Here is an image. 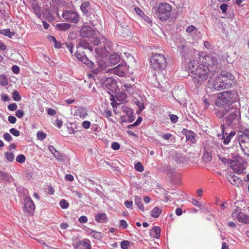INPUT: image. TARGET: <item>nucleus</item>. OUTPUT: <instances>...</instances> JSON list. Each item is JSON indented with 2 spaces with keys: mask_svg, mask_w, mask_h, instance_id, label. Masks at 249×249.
<instances>
[{
  "mask_svg": "<svg viewBox=\"0 0 249 249\" xmlns=\"http://www.w3.org/2000/svg\"><path fill=\"white\" fill-rule=\"evenodd\" d=\"M76 47L77 49H80V48H82L84 49H89L90 51H92V47L90 45L89 43L83 39H81L78 40Z\"/></svg>",
  "mask_w": 249,
  "mask_h": 249,
  "instance_id": "nucleus-17",
  "label": "nucleus"
},
{
  "mask_svg": "<svg viewBox=\"0 0 249 249\" xmlns=\"http://www.w3.org/2000/svg\"><path fill=\"white\" fill-rule=\"evenodd\" d=\"M137 106L139 107V109L137 111L138 114H139L144 108L143 103L138 102L136 103Z\"/></svg>",
  "mask_w": 249,
  "mask_h": 249,
  "instance_id": "nucleus-42",
  "label": "nucleus"
},
{
  "mask_svg": "<svg viewBox=\"0 0 249 249\" xmlns=\"http://www.w3.org/2000/svg\"><path fill=\"white\" fill-rule=\"evenodd\" d=\"M169 118L173 123H176L178 122V117L174 114H170Z\"/></svg>",
  "mask_w": 249,
  "mask_h": 249,
  "instance_id": "nucleus-49",
  "label": "nucleus"
},
{
  "mask_svg": "<svg viewBox=\"0 0 249 249\" xmlns=\"http://www.w3.org/2000/svg\"><path fill=\"white\" fill-rule=\"evenodd\" d=\"M210 71L209 68L204 63L200 62L199 67L197 69L196 73L192 78L193 83L196 85H200L205 81L208 78Z\"/></svg>",
  "mask_w": 249,
  "mask_h": 249,
  "instance_id": "nucleus-4",
  "label": "nucleus"
},
{
  "mask_svg": "<svg viewBox=\"0 0 249 249\" xmlns=\"http://www.w3.org/2000/svg\"><path fill=\"white\" fill-rule=\"evenodd\" d=\"M8 120L11 124H13L16 123L17 119L15 116L10 115L8 117Z\"/></svg>",
  "mask_w": 249,
  "mask_h": 249,
  "instance_id": "nucleus-57",
  "label": "nucleus"
},
{
  "mask_svg": "<svg viewBox=\"0 0 249 249\" xmlns=\"http://www.w3.org/2000/svg\"><path fill=\"white\" fill-rule=\"evenodd\" d=\"M80 244L82 245L84 249H91V245L86 242L80 241Z\"/></svg>",
  "mask_w": 249,
  "mask_h": 249,
  "instance_id": "nucleus-48",
  "label": "nucleus"
},
{
  "mask_svg": "<svg viewBox=\"0 0 249 249\" xmlns=\"http://www.w3.org/2000/svg\"><path fill=\"white\" fill-rule=\"evenodd\" d=\"M32 8L35 13V14L36 15V16L40 18L41 17V13H40V7L36 4H34L32 6Z\"/></svg>",
  "mask_w": 249,
  "mask_h": 249,
  "instance_id": "nucleus-31",
  "label": "nucleus"
},
{
  "mask_svg": "<svg viewBox=\"0 0 249 249\" xmlns=\"http://www.w3.org/2000/svg\"><path fill=\"white\" fill-rule=\"evenodd\" d=\"M125 67L123 65H119L117 67L112 70V72L120 77L124 76L125 71Z\"/></svg>",
  "mask_w": 249,
  "mask_h": 249,
  "instance_id": "nucleus-19",
  "label": "nucleus"
},
{
  "mask_svg": "<svg viewBox=\"0 0 249 249\" xmlns=\"http://www.w3.org/2000/svg\"><path fill=\"white\" fill-rule=\"evenodd\" d=\"M64 45H66V46L68 48L70 52L71 53H73V51H72V49H73V44L71 43H64L63 44Z\"/></svg>",
  "mask_w": 249,
  "mask_h": 249,
  "instance_id": "nucleus-52",
  "label": "nucleus"
},
{
  "mask_svg": "<svg viewBox=\"0 0 249 249\" xmlns=\"http://www.w3.org/2000/svg\"><path fill=\"white\" fill-rule=\"evenodd\" d=\"M135 169L139 172H142L143 171L144 168L142 164L140 162H138L135 165Z\"/></svg>",
  "mask_w": 249,
  "mask_h": 249,
  "instance_id": "nucleus-43",
  "label": "nucleus"
},
{
  "mask_svg": "<svg viewBox=\"0 0 249 249\" xmlns=\"http://www.w3.org/2000/svg\"><path fill=\"white\" fill-rule=\"evenodd\" d=\"M187 141H190L192 143H195L196 141V134L192 131H187L185 133Z\"/></svg>",
  "mask_w": 249,
  "mask_h": 249,
  "instance_id": "nucleus-24",
  "label": "nucleus"
},
{
  "mask_svg": "<svg viewBox=\"0 0 249 249\" xmlns=\"http://www.w3.org/2000/svg\"><path fill=\"white\" fill-rule=\"evenodd\" d=\"M104 85L112 92H116L118 86L116 80L112 77H107L103 82Z\"/></svg>",
  "mask_w": 249,
  "mask_h": 249,
  "instance_id": "nucleus-13",
  "label": "nucleus"
},
{
  "mask_svg": "<svg viewBox=\"0 0 249 249\" xmlns=\"http://www.w3.org/2000/svg\"><path fill=\"white\" fill-rule=\"evenodd\" d=\"M71 27V25L67 23H58L56 25V29L59 31H65Z\"/></svg>",
  "mask_w": 249,
  "mask_h": 249,
  "instance_id": "nucleus-26",
  "label": "nucleus"
},
{
  "mask_svg": "<svg viewBox=\"0 0 249 249\" xmlns=\"http://www.w3.org/2000/svg\"><path fill=\"white\" fill-rule=\"evenodd\" d=\"M15 34L14 32H11L9 29L0 30V34L6 36L9 38H12L15 35Z\"/></svg>",
  "mask_w": 249,
  "mask_h": 249,
  "instance_id": "nucleus-27",
  "label": "nucleus"
},
{
  "mask_svg": "<svg viewBox=\"0 0 249 249\" xmlns=\"http://www.w3.org/2000/svg\"><path fill=\"white\" fill-rule=\"evenodd\" d=\"M203 158L204 160L206 161H209L211 160V156H209V154L208 152L204 154Z\"/></svg>",
  "mask_w": 249,
  "mask_h": 249,
  "instance_id": "nucleus-63",
  "label": "nucleus"
},
{
  "mask_svg": "<svg viewBox=\"0 0 249 249\" xmlns=\"http://www.w3.org/2000/svg\"><path fill=\"white\" fill-rule=\"evenodd\" d=\"M75 110L74 113V116L76 117H79L82 119H84L88 115V111L85 107H75Z\"/></svg>",
  "mask_w": 249,
  "mask_h": 249,
  "instance_id": "nucleus-15",
  "label": "nucleus"
},
{
  "mask_svg": "<svg viewBox=\"0 0 249 249\" xmlns=\"http://www.w3.org/2000/svg\"><path fill=\"white\" fill-rule=\"evenodd\" d=\"M12 98L15 101H19L21 99V96L19 95V92L17 90H15L13 92Z\"/></svg>",
  "mask_w": 249,
  "mask_h": 249,
  "instance_id": "nucleus-35",
  "label": "nucleus"
},
{
  "mask_svg": "<svg viewBox=\"0 0 249 249\" xmlns=\"http://www.w3.org/2000/svg\"><path fill=\"white\" fill-rule=\"evenodd\" d=\"M9 131L12 135L16 137H18L20 135L19 131L15 128H11Z\"/></svg>",
  "mask_w": 249,
  "mask_h": 249,
  "instance_id": "nucleus-46",
  "label": "nucleus"
},
{
  "mask_svg": "<svg viewBox=\"0 0 249 249\" xmlns=\"http://www.w3.org/2000/svg\"><path fill=\"white\" fill-rule=\"evenodd\" d=\"M26 160L25 156L24 155L21 154L18 156L16 158V161L20 163L25 162Z\"/></svg>",
  "mask_w": 249,
  "mask_h": 249,
  "instance_id": "nucleus-39",
  "label": "nucleus"
},
{
  "mask_svg": "<svg viewBox=\"0 0 249 249\" xmlns=\"http://www.w3.org/2000/svg\"><path fill=\"white\" fill-rule=\"evenodd\" d=\"M53 155L58 160L62 161L64 160L63 156L59 151H56Z\"/></svg>",
  "mask_w": 249,
  "mask_h": 249,
  "instance_id": "nucleus-38",
  "label": "nucleus"
},
{
  "mask_svg": "<svg viewBox=\"0 0 249 249\" xmlns=\"http://www.w3.org/2000/svg\"><path fill=\"white\" fill-rule=\"evenodd\" d=\"M149 61L151 68L157 71L164 70L167 65L166 57L162 53H152Z\"/></svg>",
  "mask_w": 249,
  "mask_h": 249,
  "instance_id": "nucleus-3",
  "label": "nucleus"
},
{
  "mask_svg": "<svg viewBox=\"0 0 249 249\" xmlns=\"http://www.w3.org/2000/svg\"><path fill=\"white\" fill-rule=\"evenodd\" d=\"M161 210L159 207H155L151 212V216L154 218H157L161 213Z\"/></svg>",
  "mask_w": 249,
  "mask_h": 249,
  "instance_id": "nucleus-28",
  "label": "nucleus"
},
{
  "mask_svg": "<svg viewBox=\"0 0 249 249\" xmlns=\"http://www.w3.org/2000/svg\"><path fill=\"white\" fill-rule=\"evenodd\" d=\"M8 83V80L7 76L4 74L0 75V84L1 86H6Z\"/></svg>",
  "mask_w": 249,
  "mask_h": 249,
  "instance_id": "nucleus-33",
  "label": "nucleus"
},
{
  "mask_svg": "<svg viewBox=\"0 0 249 249\" xmlns=\"http://www.w3.org/2000/svg\"><path fill=\"white\" fill-rule=\"evenodd\" d=\"M234 94L231 91H226L219 92L217 94V99L215 101V105L220 107L222 106H226L224 108L229 104H231L232 99Z\"/></svg>",
  "mask_w": 249,
  "mask_h": 249,
  "instance_id": "nucleus-6",
  "label": "nucleus"
},
{
  "mask_svg": "<svg viewBox=\"0 0 249 249\" xmlns=\"http://www.w3.org/2000/svg\"><path fill=\"white\" fill-rule=\"evenodd\" d=\"M91 123L89 121H85L83 122L82 124V126L83 128L85 129H88L90 126Z\"/></svg>",
  "mask_w": 249,
  "mask_h": 249,
  "instance_id": "nucleus-50",
  "label": "nucleus"
},
{
  "mask_svg": "<svg viewBox=\"0 0 249 249\" xmlns=\"http://www.w3.org/2000/svg\"><path fill=\"white\" fill-rule=\"evenodd\" d=\"M59 205L63 209H67L69 206V203L65 199L61 200L59 202Z\"/></svg>",
  "mask_w": 249,
  "mask_h": 249,
  "instance_id": "nucleus-36",
  "label": "nucleus"
},
{
  "mask_svg": "<svg viewBox=\"0 0 249 249\" xmlns=\"http://www.w3.org/2000/svg\"><path fill=\"white\" fill-rule=\"evenodd\" d=\"M111 147L113 150H117L120 149V146L118 142H113L112 143Z\"/></svg>",
  "mask_w": 249,
  "mask_h": 249,
  "instance_id": "nucleus-51",
  "label": "nucleus"
},
{
  "mask_svg": "<svg viewBox=\"0 0 249 249\" xmlns=\"http://www.w3.org/2000/svg\"><path fill=\"white\" fill-rule=\"evenodd\" d=\"M12 70L13 72L15 74H18L19 72V68L17 65H14L12 66Z\"/></svg>",
  "mask_w": 249,
  "mask_h": 249,
  "instance_id": "nucleus-62",
  "label": "nucleus"
},
{
  "mask_svg": "<svg viewBox=\"0 0 249 249\" xmlns=\"http://www.w3.org/2000/svg\"><path fill=\"white\" fill-rule=\"evenodd\" d=\"M47 113L50 115L53 116V115H54L56 114V111L55 110H54L53 108H48L47 110Z\"/></svg>",
  "mask_w": 249,
  "mask_h": 249,
  "instance_id": "nucleus-64",
  "label": "nucleus"
},
{
  "mask_svg": "<svg viewBox=\"0 0 249 249\" xmlns=\"http://www.w3.org/2000/svg\"><path fill=\"white\" fill-rule=\"evenodd\" d=\"M200 62L196 60H191L188 64V67L189 71L192 74H195L199 67Z\"/></svg>",
  "mask_w": 249,
  "mask_h": 249,
  "instance_id": "nucleus-16",
  "label": "nucleus"
},
{
  "mask_svg": "<svg viewBox=\"0 0 249 249\" xmlns=\"http://www.w3.org/2000/svg\"><path fill=\"white\" fill-rule=\"evenodd\" d=\"M95 31L90 26H84L80 30V36L82 37L89 38L94 35Z\"/></svg>",
  "mask_w": 249,
  "mask_h": 249,
  "instance_id": "nucleus-14",
  "label": "nucleus"
},
{
  "mask_svg": "<svg viewBox=\"0 0 249 249\" xmlns=\"http://www.w3.org/2000/svg\"><path fill=\"white\" fill-rule=\"evenodd\" d=\"M228 5L226 3H223L220 6V8L223 13H225L227 12Z\"/></svg>",
  "mask_w": 249,
  "mask_h": 249,
  "instance_id": "nucleus-58",
  "label": "nucleus"
},
{
  "mask_svg": "<svg viewBox=\"0 0 249 249\" xmlns=\"http://www.w3.org/2000/svg\"><path fill=\"white\" fill-rule=\"evenodd\" d=\"M135 203L136 205H137L138 206L139 209L141 211H144V207L142 203V200L140 197L138 196L136 197L135 199Z\"/></svg>",
  "mask_w": 249,
  "mask_h": 249,
  "instance_id": "nucleus-32",
  "label": "nucleus"
},
{
  "mask_svg": "<svg viewBox=\"0 0 249 249\" xmlns=\"http://www.w3.org/2000/svg\"><path fill=\"white\" fill-rule=\"evenodd\" d=\"M201 62L207 65L208 67H213L218 64V55L215 53H210L203 57Z\"/></svg>",
  "mask_w": 249,
  "mask_h": 249,
  "instance_id": "nucleus-9",
  "label": "nucleus"
},
{
  "mask_svg": "<svg viewBox=\"0 0 249 249\" xmlns=\"http://www.w3.org/2000/svg\"><path fill=\"white\" fill-rule=\"evenodd\" d=\"M46 134L42 132V131H38L37 133V138L39 140H43L46 137Z\"/></svg>",
  "mask_w": 249,
  "mask_h": 249,
  "instance_id": "nucleus-41",
  "label": "nucleus"
},
{
  "mask_svg": "<svg viewBox=\"0 0 249 249\" xmlns=\"http://www.w3.org/2000/svg\"><path fill=\"white\" fill-rule=\"evenodd\" d=\"M63 18L70 22L77 23L79 20V15L77 13L71 10H65L62 14Z\"/></svg>",
  "mask_w": 249,
  "mask_h": 249,
  "instance_id": "nucleus-10",
  "label": "nucleus"
},
{
  "mask_svg": "<svg viewBox=\"0 0 249 249\" xmlns=\"http://www.w3.org/2000/svg\"><path fill=\"white\" fill-rule=\"evenodd\" d=\"M3 138L6 141L8 142H10L12 139L11 136L8 133H5L3 135Z\"/></svg>",
  "mask_w": 249,
  "mask_h": 249,
  "instance_id": "nucleus-60",
  "label": "nucleus"
},
{
  "mask_svg": "<svg viewBox=\"0 0 249 249\" xmlns=\"http://www.w3.org/2000/svg\"><path fill=\"white\" fill-rule=\"evenodd\" d=\"M225 115L226 122L228 125H235L238 124L240 120V110L237 107L233 106L222 108L216 112V115L219 118L223 117Z\"/></svg>",
  "mask_w": 249,
  "mask_h": 249,
  "instance_id": "nucleus-2",
  "label": "nucleus"
},
{
  "mask_svg": "<svg viewBox=\"0 0 249 249\" xmlns=\"http://www.w3.org/2000/svg\"><path fill=\"white\" fill-rule=\"evenodd\" d=\"M172 6L167 2H162L158 7L156 15L161 21H166L171 17Z\"/></svg>",
  "mask_w": 249,
  "mask_h": 249,
  "instance_id": "nucleus-5",
  "label": "nucleus"
},
{
  "mask_svg": "<svg viewBox=\"0 0 249 249\" xmlns=\"http://www.w3.org/2000/svg\"><path fill=\"white\" fill-rule=\"evenodd\" d=\"M227 179L231 184L235 186H238L241 183V179L235 175H229L227 177Z\"/></svg>",
  "mask_w": 249,
  "mask_h": 249,
  "instance_id": "nucleus-20",
  "label": "nucleus"
},
{
  "mask_svg": "<svg viewBox=\"0 0 249 249\" xmlns=\"http://www.w3.org/2000/svg\"><path fill=\"white\" fill-rule=\"evenodd\" d=\"M75 56L77 59L88 65L89 67L91 68L93 67L94 63L88 58L85 53V52L83 51L80 50V49H77L75 53Z\"/></svg>",
  "mask_w": 249,
  "mask_h": 249,
  "instance_id": "nucleus-12",
  "label": "nucleus"
},
{
  "mask_svg": "<svg viewBox=\"0 0 249 249\" xmlns=\"http://www.w3.org/2000/svg\"><path fill=\"white\" fill-rule=\"evenodd\" d=\"M89 6V2L86 1L83 2L81 5V10L82 12L85 14H88L89 10L88 8Z\"/></svg>",
  "mask_w": 249,
  "mask_h": 249,
  "instance_id": "nucleus-30",
  "label": "nucleus"
},
{
  "mask_svg": "<svg viewBox=\"0 0 249 249\" xmlns=\"http://www.w3.org/2000/svg\"><path fill=\"white\" fill-rule=\"evenodd\" d=\"M186 31L188 33H196L197 31V29L194 25H190L186 28Z\"/></svg>",
  "mask_w": 249,
  "mask_h": 249,
  "instance_id": "nucleus-40",
  "label": "nucleus"
},
{
  "mask_svg": "<svg viewBox=\"0 0 249 249\" xmlns=\"http://www.w3.org/2000/svg\"><path fill=\"white\" fill-rule=\"evenodd\" d=\"M78 221L81 223H86L88 221V218L84 215L81 216L78 218Z\"/></svg>",
  "mask_w": 249,
  "mask_h": 249,
  "instance_id": "nucleus-53",
  "label": "nucleus"
},
{
  "mask_svg": "<svg viewBox=\"0 0 249 249\" xmlns=\"http://www.w3.org/2000/svg\"><path fill=\"white\" fill-rule=\"evenodd\" d=\"M150 233L154 237L158 239L160 236V229L159 227L155 226L152 229Z\"/></svg>",
  "mask_w": 249,
  "mask_h": 249,
  "instance_id": "nucleus-25",
  "label": "nucleus"
},
{
  "mask_svg": "<svg viewBox=\"0 0 249 249\" xmlns=\"http://www.w3.org/2000/svg\"><path fill=\"white\" fill-rule=\"evenodd\" d=\"M129 245V242L127 240H124L121 243V247L122 249H127Z\"/></svg>",
  "mask_w": 249,
  "mask_h": 249,
  "instance_id": "nucleus-44",
  "label": "nucleus"
},
{
  "mask_svg": "<svg viewBox=\"0 0 249 249\" xmlns=\"http://www.w3.org/2000/svg\"><path fill=\"white\" fill-rule=\"evenodd\" d=\"M6 159L10 162H12L14 159V155L12 152H6L5 153Z\"/></svg>",
  "mask_w": 249,
  "mask_h": 249,
  "instance_id": "nucleus-37",
  "label": "nucleus"
},
{
  "mask_svg": "<svg viewBox=\"0 0 249 249\" xmlns=\"http://www.w3.org/2000/svg\"><path fill=\"white\" fill-rule=\"evenodd\" d=\"M235 82V77L230 72L222 71L217 75L213 82V87L215 90L220 91L231 87Z\"/></svg>",
  "mask_w": 249,
  "mask_h": 249,
  "instance_id": "nucleus-1",
  "label": "nucleus"
},
{
  "mask_svg": "<svg viewBox=\"0 0 249 249\" xmlns=\"http://www.w3.org/2000/svg\"><path fill=\"white\" fill-rule=\"evenodd\" d=\"M90 233L92 234V237L95 239H99L101 238V234L99 232L91 230Z\"/></svg>",
  "mask_w": 249,
  "mask_h": 249,
  "instance_id": "nucleus-45",
  "label": "nucleus"
},
{
  "mask_svg": "<svg viewBox=\"0 0 249 249\" xmlns=\"http://www.w3.org/2000/svg\"><path fill=\"white\" fill-rule=\"evenodd\" d=\"M102 114L109 120L112 121V119L110 118L112 115V113L110 110L105 109L103 111H102Z\"/></svg>",
  "mask_w": 249,
  "mask_h": 249,
  "instance_id": "nucleus-34",
  "label": "nucleus"
},
{
  "mask_svg": "<svg viewBox=\"0 0 249 249\" xmlns=\"http://www.w3.org/2000/svg\"><path fill=\"white\" fill-rule=\"evenodd\" d=\"M120 56L117 53H113L109 57V62L111 64L115 65L120 62Z\"/></svg>",
  "mask_w": 249,
  "mask_h": 249,
  "instance_id": "nucleus-22",
  "label": "nucleus"
},
{
  "mask_svg": "<svg viewBox=\"0 0 249 249\" xmlns=\"http://www.w3.org/2000/svg\"><path fill=\"white\" fill-rule=\"evenodd\" d=\"M124 205L127 208L132 209V205H133V202L132 201H128V200L125 201L124 202Z\"/></svg>",
  "mask_w": 249,
  "mask_h": 249,
  "instance_id": "nucleus-61",
  "label": "nucleus"
},
{
  "mask_svg": "<svg viewBox=\"0 0 249 249\" xmlns=\"http://www.w3.org/2000/svg\"><path fill=\"white\" fill-rule=\"evenodd\" d=\"M186 48V46L184 44H181L180 46H178V51L180 53H183L185 49Z\"/></svg>",
  "mask_w": 249,
  "mask_h": 249,
  "instance_id": "nucleus-55",
  "label": "nucleus"
},
{
  "mask_svg": "<svg viewBox=\"0 0 249 249\" xmlns=\"http://www.w3.org/2000/svg\"><path fill=\"white\" fill-rule=\"evenodd\" d=\"M95 219L97 222L105 223L107 222V217L105 213H100L95 216Z\"/></svg>",
  "mask_w": 249,
  "mask_h": 249,
  "instance_id": "nucleus-23",
  "label": "nucleus"
},
{
  "mask_svg": "<svg viewBox=\"0 0 249 249\" xmlns=\"http://www.w3.org/2000/svg\"><path fill=\"white\" fill-rule=\"evenodd\" d=\"M16 115L18 118H21L24 115V112L20 109L17 110L16 112Z\"/></svg>",
  "mask_w": 249,
  "mask_h": 249,
  "instance_id": "nucleus-54",
  "label": "nucleus"
},
{
  "mask_svg": "<svg viewBox=\"0 0 249 249\" xmlns=\"http://www.w3.org/2000/svg\"><path fill=\"white\" fill-rule=\"evenodd\" d=\"M120 226L122 227L124 229H126L128 225L125 220L122 219L120 220Z\"/></svg>",
  "mask_w": 249,
  "mask_h": 249,
  "instance_id": "nucleus-56",
  "label": "nucleus"
},
{
  "mask_svg": "<svg viewBox=\"0 0 249 249\" xmlns=\"http://www.w3.org/2000/svg\"><path fill=\"white\" fill-rule=\"evenodd\" d=\"M238 142L244 154L249 157V131L238 134Z\"/></svg>",
  "mask_w": 249,
  "mask_h": 249,
  "instance_id": "nucleus-7",
  "label": "nucleus"
},
{
  "mask_svg": "<svg viewBox=\"0 0 249 249\" xmlns=\"http://www.w3.org/2000/svg\"><path fill=\"white\" fill-rule=\"evenodd\" d=\"M18 108L16 103H12L8 105V108L10 111H15Z\"/></svg>",
  "mask_w": 249,
  "mask_h": 249,
  "instance_id": "nucleus-47",
  "label": "nucleus"
},
{
  "mask_svg": "<svg viewBox=\"0 0 249 249\" xmlns=\"http://www.w3.org/2000/svg\"><path fill=\"white\" fill-rule=\"evenodd\" d=\"M235 218L238 220L239 222H244L245 223H249V217L242 212H239L236 214V217Z\"/></svg>",
  "mask_w": 249,
  "mask_h": 249,
  "instance_id": "nucleus-21",
  "label": "nucleus"
},
{
  "mask_svg": "<svg viewBox=\"0 0 249 249\" xmlns=\"http://www.w3.org/2000/svg\"><path fill=\"white\" fill-rule=\"evenodd\" d=\"M115 98L119 101H125L126 99V95L124 92L121 91L117 93L115 95Z\"/></svg>",
  "mask_w": 249,
  "mask_h": 249,
  "instance_id": "nucleus-29",
  "label": "nucleus"
},
{
  "mask_svg": "<svg viewBox=\"0 0 249 249\" xmlns=\"http://www.w3.org/2000/svg\"><path fill=\"white\" fill-rule=\"evenodd\" d=\"M221 129L222 131V135L218 134L217 136L219 138L220 137H222V139L223 140V143L224 144H227L231 141V138L228 135V133H225V127L224 124L221 125Z\"/></svg>",
  "mask_w": 249,
  "mask_h": 249,
  "instance_id": "nucleus-18",
  "label": "nucleus"
},
{
  "mask_svg": "<svg viewBox=\"0 0 249 249\" xmlns=\"http://www.w3.org/2000/svg\"><path fill=\"white\" fill-rule=\"evenodd\" d=\"M246 162V161L243 159L239 157L235 160L231 161L229 164H231L230 167L234 172L239 174L243 172L245 169V164Z\"/></svg>",
  "mask_w": 249,
  "mask_h": 249,
  "instance_id": "nucleus-8",
  "label": "nucleus"
},
{
  "mask_svg": "<svg viewBox=\"0 0 249 249\" xmlns=\"http://www.w3.org/2000/svg\"><path fill=\"white\" fill-rule=\"evenodd\" d=\"M1 99L3 100V101L6 102V101H9L10 100V98L8 97V96L5 94L2 93L1 94Z\"/></svg>",
  "mask_w": 249,
  "mask_h": 249,
  "instance_id": "nucleus-59",
  "label": "nucleus"
},
{
  "mask_svg": "<svg viewBox=\"0 0 249 249\" xmlns=\"http://www.w3.org/2000/svg\"><path fill=\"white\" fill-rule=\"evenodd\" d=\"M24 212L28 215H32L35 210V205L31 198L30 197H26L24 199Z\"/></svg>",
  "mask_w": 249,
  "mask_h": 249,
  "instance_id": "nucleus-11",
  "label": "nucleus"
}]
</instances>
